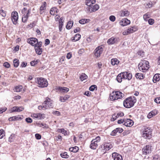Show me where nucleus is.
<instances>
[{
    "label": "nucleus",
    "mask_w": 160,
    "mask_h": 160,
    "mask_svg": "<svg viewBox=\"0 0 160 160\" xmlns=\"http://www.w3.org/2000/svg\"><path fill=\"white\" fill-rule=\"evenodd\" d=\"M137 100L134 96L130 97L125 99L123 102L124 106L127 108H130L132 107Z\"/></svg>",
    "instance_id": "1"
},
{
    "label": "nucleus",
    "mask_w": 160,
    "mask_h": 160,
    "mask_svg": "<svg viewBox=\"0 0 160 160\" xmlns=\"http://www.w3.org/2000/svg\"><path fill=\"white\" fill-rule=\"evenodd\" d=\"M142 137L144 138L149 139L151 138V130L149 127H145L142 130Z\"/></svg>",
    "instance_id": "2"
},
{
    "label": "nucleus",
    "mask_w": 160,
    "mask_h": 160,
    "mask_svg": "<svg viewBox=\"0 0 160 160\" xmlns=\"http://www.w3.org/2000/svg\"><path fill=\"white\" fill-rule=\"evenodd\" d=\"M36 82L38 85L39 87L41 88L46 87L48 85L47 79L43 78H37V80Z\"/></svg>",
    "instance_id": "3"
},
{
    "label": "nucleus",
    "mask_w": 160,
    "mask_h": 160,
    "mask_svg": "<svg viewBox=\"0 0 160 160\" xmlns=\"http://www.w3.org/2000/svg\"><path fill=\"white\" fill-rule=\"evenodd\" d=\"M43 103L45 105L44 107L46 109H48V108H52L54 107L53 100L48 97L46 98V100Z\"/></svg>",
    "instance_id": "4"
},
{
    "label": "nucleus",
    "mask_w": 160,
    "mask_h": 160,
    "mask_svg": "<svg viewBox=\"0 0 160 160\" xmlns=\"http://www.w3.org/2000/svg\"><path fill=\"white\" fill-rule=\"evenodd\" d=\"M18 19V14L17 12L16 11L12 12L11 14V19L14 24L16 25L17 23Z\"/></svg>",
    "instance_id": "5"
},
{
    "label": "nucleus",
    "mask_w": 160,
    "mask_h": 160,
    "mask_svg": "<svg viewBox=\"0 0 160 160\" xmlns=\"http://www.w3.org/2000/svg\"><path fill=\"white\" fill-rule=\"evenodd\" d=\"M113 147V145L111 142L105 143L103 145V146L102 147V152L105 153L106 151H108Z\"/></svg>",
    "instance_id": "6"
},
{
    "label": "nucleus",
    "mask_w": 160,
    "mask_h": 160,
    "mask_svg": "<svg viewBox=\"0 0 160 160\" xmlns=\"http://www.w3.org/2000/svg\"><path fill=\"white\" fill-rule=\"evenodd\" d=\"M99 5L98 4H96L93 6L92 5L90 7H87L86 9L87 11L91 12H95L99 9Z\"/></svg>",
    "instance_id": "7"
},
{
    "label": "nucleus",
    "mask_w": 160,
    "mask_h": 160,
    "mask_svg": "<svg viewBox=\"0 0 160 160\" xmlns=\"http://www.w3.org/2000/svg\"><path fill=\"white\" fill-rule=\"evenodd\" d=\"M151 146L147 145L142 149V153L145 155H147L151 152Z\"/></svg>",
    "instance_id": "8"
},
{
    "label": "nucleus",
    "mask_w": 160,
    "mask_h": 160,
    "mask_svg": "<svg viewBox=\"0 0 160 160\" xmlns=\"http://www.w3.org/2000/svg\"><path fill=\"white\" fill-rule=\"evenodd\" d=\"M123 78L128 80H131L132 77V74L129 72H121Z\"/></svg>",
    "instance_id": "9"
},
{
    "label": "nucleus",
    "mask_w": 160,
    "mask_h": 160,
    "mask_svg": "<svg viewBox=\"0 0 160 160\" xmlns=\"http://www.w3.org/2000/svg\"><path fill=\"white\" fill-rule=\"evenodd\" d=\"M120 39L119 38L112 37L108 40L107 43L109 44H113L118 43Z\"/></svg>",
    "instance_id": "10"
},
{
    "label": "nucleus",
    "mask_w": 160,
    "mask_h": 160,
    "mask_svg": "<svg viewBox=\"0 0 160 160\" xmlns=\"http://www.w3.org/2000/svg\"><path fill=\"white\" fill-rule=\"evenodd\" d=\"M55 88L57 92H59V93H66L69 91V89L68 88L65 87H56Z\"/></svg>",
    "instance_id": "11"
},
{
    "label": "nucleus",
    "mask_w": 160,
    "mask_h": 160,
    "mask_svg": "<svg viewBox=\"0 0 160 160\" xmlns=\"http://www.w3.org/2000/svg\"><path fill=\"white\" fill-rule=\"evenodd\" d=\"M103 51L102 47L99 46L97 47L94 50L95 55L97 57H99Z\"/></svg>",
    "instance_id": "12"
},
{
    "label": "nucleus",
    "mask_w": 160,
    "mask_h": 160,
    "mask_svg": "<svg viewBox=\"0 0 160 160\" xmlns=\"http://www.w3.org/2000/svg\"><path fill=\"white\" fill-rule=\"evenodd\" d=\"M138 67L140 71H142L143 72H144L149 68V67H148L145 66V64H143V63L141 61L138 65Z\"/></svg>",
    "instance_id": "13"
},
{
    "label": "nucleus",
    "mask_w": 160,
    "mask_h": 160,
    "mask_svg": "<svg viewBox=\"0 0 160 160\" xmlns=\"http://www.w3.org/2000/svg\"><path fill=\"white\" fill-rule=\"evenodd\" d=\"M32 116L34 118H37L39 120L43 119L45 117V114L40 113H33L32 115Z\"/></svg>",
    "instance_id": "14"
},
{
    "label": "nucleus",
    "mask_w": 160,
    "mask_h": 160,
    "mask_svg": "<svg viewBox=\"0 0 160 160\" xmlns=\"http://www.w3.org/2000/svg\"><path fill=\"white\" fill-rule=\"evenodd\" d=\"M38 39L35 38H30L27 39V42L32 46H34L35 43L38 42Z\"/></svg>",
    "instance_id": "15"
},
{
    "label": "nucleus",
    "mask_w": 160,
    "mask_h": 160,
    "mask_svg": "<svg viewBox=\"0 0 160 160\" xmlns=\"http://www.w3.org/2000/svg\"><path fill=\"white\" fill-rule=\"evenodd\" d=\"M112 157L114 160H122V156L116 152L113 153L112 154Z\"/></svg>",
    "instance_id": "16"
},
{
    "label": "nucleus",
    "mask_w": 160,
    "mask_h": 160,
    "mask_svg": "<svg viewBox=\"0 0 160 160\" xmlns=\"http://www.w3.org/2000/svg\"><path fill=\"white\" fill-rule=\"evenodd\" d=\"M133 122L131 119H125V122L123 123V125L127 127H131L133 125Z\"/></svg>",
    "instance_id": "17"
},
{
    "label": "nucleus",
    "mask_w": 160,
    "mask_h": 160,
    "mask_svg": "<svg viewBox=\"0 0 160 160\" xmlns=\"http://www.w3.org/2000/svg\"><path fill=\"white\" fill-rule=\"evenodd\" d=\"M130 23V21L126 18L122 19L120 22V24L122 26H124Z\"/></svg>",
    "instance_id": "18"
},
{
    "label": "nucleus",
    "mask_w": 160,
    "mask_h": 160,
    "mask_svg": "<svg viewBox=\"0 0 160 160\" xmlns=\"http://www.w3.org/2000/svg\"><path fill=\"white\" fill-rule=\"evenodd\" d=\"M113 93H113L114 94V96L116 97V98L117 100L123 97L124 96V94H123L119 91H113Z\"/></svg>",
    "instance_id": "19"
},
{
    "label": "nucleus",
    "mask_w": 160,
    "mask_h": 160,
    "mask_svg": "<svg viewBox=\"0 0 160 160\" xmlns=\"http://www.w3.org/2000/svg\"><path fill=\"white\" fill-rule=\"evenodd\" d=\"M129 14V12L126 10L121 11L119 13V15L120 17H127L128 16Z\"/></svg>",
    "instance_id": "20"
},
{
    "label": "nucleus",
    "mask_w": 160,
    "mask_h": 160,
    "mask_svg": "<svg viewBox=\"0 0 160 160\" xmlns=\"http://www.w3.org/2000/svg\"><path fill=\"white\" fill-rule=\"evenodd\" d=\"M24 109L23 107H14L12 108V112H20L22 111Z\"/></svg>",
    "instance_id": "21"
},
{
    "label": "nucleus",
    "mask_w": 160,
    "mask_h": 160,
    "mask_svg": "<svg viewBox=\"0 0 160 160\" xmlns=\"http://www.w3.org/2000/svg\"><path fill=\"white\" fill-rule=\"evenodd\" d=\"M98 146V143L92 140L90 145V148L92 149H95Z\"/></svg>",
    "instance_id": "22"
},
{
    "label": "nucleus",
    "mask_w": 160,
    "mask_h": 160,
    "mask_svg": "<svg viewBox=\"0 0 160 160\" xmlns=\"http://www.w3.org/2000/svg\"><path fill=\"white\" fill-rule=\"evenodd\" d=\"M95 2V0H86L85 3L88 6V7H90L94 4Z\"/></svg>",
    "instance_id": "23"
},
{
    "label": "nucleus",
    "mask_w": 160,
    "mask_h": 160,
    "mask_svg": "<svg viewBox=\"0 0 160 160\" xmlns=\"http://www.w3.org/2000/svg\"><path fill=\"white\" fill-rule=\"evenodd\" d=\"M160 79V74H155L153 77V81L154 82H155L157 81H158Z\"/></svg>",
    "instance_id": "24"
},
{
    "label": "nucleus",
    "mask_w": 160,
    "mask_h": 160,
    "mask_svg": "<svg viewBox=\"0 0 160 160\" xmlns=\"http://www.w3.org/2000/svg\"><path fill=\"white\" fill-rule=\"evenodd\" d=\"M70 97V96L68 95H66L64 96H61L60 97L59 100L62 102H64L65 101L68 99Z\"/></svg>",
    "instance_id": "25"
},
{
    "label": "nucleus",
    "mask_w": 160,
    "mask_h": 160,
    "mask_svg": "<svg viewBox=\"0 0 160 160\" xmlns=\"http://www.w3.org/2000/svg\"><path fill=\"white\" fill-rule=\"evenodd\" d=\"M111 62L112 65H118L119 63V61L117 58H112L111 59Z\"/></svg>",
    "instance_id": "26"
},
{
    "label": "nucleus",
    "mask_w": 160,
    "mask_h": 160,
    "mask_svg": "<svg viewBox=\"0 0 160 160\" xmlns=\"http://www.w3.org/2000/svg\"><path fill=\"white\" fill-rule=\"evenodd\" d=\"M137 30V28L134 27H130L127 30L129 34L132 33L136 31Z\"/></svg>",
    "instance_id": "27"
},
{
    "label": "nucleus",
    "mask_w": 160,
    "mask_h": 160,
    "mask_svg": "<svg viewBox=\"0 0 160 160\" xmlns=\"http://www.w3.org/2000/svg\"><path fill=\"white\" fill-rule=\"evenodd\" d=\"M36 124L38 126L42 127L43 128H48V126L45 123H41L40 122H37Z\"/></svg>",
    "instance_id": "28"
},
{
    "label": "nucleus",
    "mask_w": 160,
    "mask_h": 160,
    "mask_svg": "<svg viewBox=\"0 0 160 160\" xmlns=\"http://www.w3.org/2000/svg\"><path fill=\"white\" fill-rule=\"evenodd\" d=\"M79 150V148L78 147H72L69 148V150L73 152H76Z\"/></svg>",
    "instance_id": "29"
},
{
    "label": "nucleus",
    "mask_w": 160,
    "mask_h": 160,
    "mask_svg": "<svg viewBox=\"0 0 160 160\" xmlns=\"http://www.w3.org/2000/svg\"><path fill=\"white\" fill-rule=\"evenodd\" d=\"M63 18L61 17L59 20V28L60 31L62 30V26L63 25Z\"/></svg>",
    "instance_id": "30"
},
{
    "label": "nucleus",
    "mask_w": 160,
    "mask_h": 160,
    "mask_svg": "<svg viewBox=\"0 0 160 160\" xmlns=\"http://www.w3.org/2000/svg\"><path fill=\"white\" fill-rule=\"evenodd\" d=\"M73 24V21H69L68 22L66 28L68 29H70L72 27Z\"/></svg>",
    "instance_id": "31"
},
{
    "label": "nucleus",
    "mask_w": 160,
    "mask_h": 160,
    "mask_svg": "<svg viewBox=\"0 0 160 160\" xmlns=\"http://www.w3.org/2000/svg\"><path fill=\"white\" fill-rule=\"evenodd\" d=\"M123 77L122 75V73L118 74L117 77V80L119 82H121L122 81V79H123Z\"/></svg>",
    "instance_id": "32"
},
{
    "label": "nucleus",
    "mask_w": 160,
    "mask_h": 160,
    "mask_svg": "<svg viewBox=\"0 0 160 160\" xmlns=\"http://www.w3.org/2000/svg\"><path fill=\"white\" fill-rule=\"evenodd\" d=\"M135 77L137 78H138L139 79H142L145 78V76L142 73H137L135 75Z\"/></svg>",
    "instance_id": "33"
},
{
    "label": "nucleus",
    "mask_w": 160,
    "mask_h": 160,
    "mask_svg": "<svg viewBox=\"0 0 160 160\" xmlns=\"http://www.w3.org/2000/svg\"><path fill=\"white\" fill-rule=\"evenodd\" d=\"M36 42L37 43H36L34 46L35 49L41 48V47L42 45V42L41 41L38 42H38Z\"/></svg>",
    "instance_id": "34"
},
{
    "label": "nucleus",
    "mask_w": 160,
    "mask_h": 160,
    "mask_svg": "<svg viewBox=\"0 0 160 160\" xmlns=\"http://www.w3.org/2000/svg\"><path fill=\"white\" fill-rule=\"evenodd\" d=\"M88 78L87 76L84 73H82L80 77V79L82 81L87 79Z\"/></svg>",
    "instance_id": "35"
},
{
    "label": "nucleus",
    "mask_w": 160,
    "mask_h": 160,
    "mask_svg": "<svg viewBox=\"0 0 160 160\" xmlns=\"http://www.w3.org/2000/svg\"><path fill=\"white\" fill-rule=\"evenodd\" d=\"M13 63L14 66L15 68H17L19 65V60L16 58L13 60Z\"/></svg>",
    "instance_id": "36"
},
{
    "label": "nucleus",
    "mask_w": 160,
    "mask_h": 160,
    "mask_svg": "<svg viewBox=\"0 0 160 160\" xmlns=\"http://www.w3.org/2000/svg\"><path fill=\"white\" fill-rule=\"evenodd\" d=\"M157 114V112L156 113L154 111H153L151 112H149L147 116V117L148 118H150L152 116H155Z\"/></svg>",
    "instance_id": "37"
},
{
    "label": "nucleus",
    "mask_w": 160,
    "mask_h": 160,
    "mask_svg": "<svg viewBox=\"0 0 160 160\" xmlns=\"http://www.w3.org/2000/svg\"><path fill=\"white\" fill-rule=\"evenodd\" d=\"M35 49L36 52L37 54L40 55L42 54V48H36Z\"/></svg>",
    "instance_id": "38"
},
{
    "label": "nucleus",
    "mask_w": 160,
    "mask_h": 160,
    "mask_svg": "<svg viewBox=\"0 0 160 160\" xmlns=\"http://www.w3.org/2000/svg\"><path fill=\"white\" fill-rule=\"evenodd\" d=\"M22 86H16L15 88V91L17 92H19L21 91L22 90Z\"/></svg>",
    "instance_id": "39"
},
{
    "label": "nucleus",
    "mask_w": 160,
    "mask_h": 160,
    "mask_svg": "<svg viewBox=\"0 0 160 160\" xmlns=\"http://www.w3.org/2000/svg\"><path fill=\"white\" fill-rule=\"evenodd\" d=\"M61 157L63 158H67L69 157V156L68 155L67 152H64L60 154Z\"/></svg>",
    "instance_id": "40"
},
{
    "label": "nucleus",
    "mask_w": 160,
    "mask_h": 160,
    "mask_svg": "<svg viewBox=\"0 0 160 160\" xmlns=\"http://www.w3.org/2000/svg\"><path fill=\"white\" fill-rule=\"evenodd\" d=\"M58 131L59 132L62 133L64 135H66L67 134V131L63 128L58 129Z\"/></svg>",
    "instance_id": "41"
},
{
    "label": "nucleus",
    "mask_w": 160,
    "mask_h": 160,
    "mask_svg": "<svg viewBox=\"0 0 160 160\" xmlns=\"http://www.w3.org/2000/svg\"><path fill=\"white\" fill-rule=\"evenodd\" d=\"M15 136L14 134H12L9 138L8 141L10 142H12L14 139Z\"/></svg>",
    "instance_id": "42"
},
{
    "label": "nucleus",
    "mask_w": 160,
    "mask_h": 160,
    "mask_svg": "<svg viewBox=\"0 0 160 160\" xmlns=\"http://www.w3.org/2000/svg\"><path fill=\"white\" fill-rule=\"evenodd\" d=\"M118 117H119L118 116L117 114H114L112 116V118L111 119V121H114Z\"/></svg>",
    "instance_id": "43"
},
{
    "label": "nucleus",
    "mask_w": 160,
    "mask_h": 160,
    "mask_svg": "<svg viewBox=\"0 0 160 160\" xmlns=\"http://www.w3.org/2000/svg\"><path fill=\"white\" fill-rule=\"evenodd\" d=\"M114 93H113V92L110 94V98L111 100L113 101L115 100H117L116 97L114 96Z\"/></svg>",
    "instance_id": "44"
},
{
    "label": "nucleus",
    "mask_w": 160,
    "mask_h": 160,
    "mask_svg": "<svg viewBox=\"0 0 160 160\" xmlns=\"http://www.w3.org/2000/svg\"><path fill=\"white\" fill-rule=\"evenodd\" d=\"M28 18V16L27 15H23L22 18V21L23 22H26Z\"/></svg>",
    "instance_id": "45"
},
{
    "label": "nucleus",
    "mask_w": 160,
    "mask_h": 160,
    "mask_svg": "<svg viewBox=\"0 0 160 160\" xmlns=\"http://www.w3.org/2000/svg\"><path fill=\"white\" fill-rule=\"evenodd\" d=\"M92 141H93V142L98 143V142H99L100 141V138L99 136H98L95 139H93L92 140Z\"/></svg>",
    "instance_id": "46"
},
{
    "label": "nucleus",
    "mask_w": 160,
    "mask_h": 160,
    "mask_svg": "<svg viewBox=\"0 0 160 160\" xmlns=\"http://www.w3.org/2000/svg\"><path fill=\"white\" fill-rule=\"evenodd\" d=\"M97 88V86L95 85H93L91 86L89 88V90L91 91H93L95 88Z\"/></svg>",
    "instance_id": "47"
},
{
    "label": "nucleus",
    "mask_w": 160,
    "mask_h": 160,
    "mask_svg": "<svg viewBox=\"0 0 160 160\" xmlns=\"http://www.w3.org/2000/svg\"><path fill=\"white\" fill-rule=\"evenodd\" d=\"M118 129L116 128L115 129L113 130L110 133V135L112 136H115L116 135L117 133L118 132L117 130Z\"/></svg>",
    "instance_id": "48"
},
{
    "label": "nucleus",
    "mask_w": 160,
    "mask_h": 160,
    "mask_svg": "<svg viewBox=\"0 0 160 160\" xmlns=\"http://www.w3.org/2000/svg\"><path fill=\"white\" fill-rule=\"evenodd\" d=\"M46 2H44L43 4L41 6V7L40 8V11H43L44 9H45L46 8L45 7H46Z\"/></svg>",
    "instance_id": "49"
},
{
    "label": "nucleus",
    "mask_w": 160,
    "mask_h": 160,
    "mask_svg": "<svg viewBox=\"0 0 160 160\" xmlns=\"http://www.w3.org/2000/svg\"><path fill=\"white\" fill-rule=\"evenodd\" d=\"M56 8H52L51 9L50 11V14L52 15H54L55 13Z\"/></svg>",
    "instance_id": "50"
},
{
    "label": "nucleus",
    "mask_w": 160,
    "mask_h": 160,
    "mask_svg": "<svg viewBox=\"0 0 160 160\" xmlns=\"http://www.w3.org/2000/svg\"><path fill=\"white\" fill-rule=\"evenodd\" d=\"M4 131L0 129V138L1 139L2 138L5 136Z\"/></svg>",
    "instance_id": "51"
},
{
    "label": "nucleus",
    "mask_w": 160,
    "mask_h": 160,
    "mask_svg": "<svg viewBox=\"0 0 160 160\" xmlns=\"http://www.w3.org/2000/svg\"><path fill=\"white\" fill-rule=\"evenodd\" d=\"M150 17V15L146 13L144 14L143 16V18L144 20L145 21H147V19L149 18Z\"/></svg>",
    "instance_id": "52"
},
{
    "label": "nucleus",
    "mask_w": 160,
    "mask_h": 160,
    "mask_svg": "<svg viewBox=\"0 0 160 160\" xmlns=\"http://www.w3.org/2000/svg\"><path fill=\"white\" fill-rule=\"evenodd\" d=\"M38 62L37 60L36 61L33 60L31 61L30 62V63L31 66H35L36 64H37Z\"/></svg>",
    "instance_id": "53"
},
{
    "label": "nucleus",
    "mask_w": 160,
    "mask_h": 160,
    "mask_svg": "<svg viewBox=\"0 0 160 160\" xmlns=\"http://www.w3.org/2000/svg\"><path fill=\"white\" fill-rule=\"evenodd\" d=\"M0 14L3 17H4L6 16V13L5 12L2 10H0Z\"/></svg>",
    "instance_id": "54"
},
{
    "label": "nucleus",
    "mask_w": 160,
    "mask_h": 160,
    "mask_svg": "<svg viewBox=\"0 0 160 160\" xmlns=\"http://www.w3.org/2000/svg\"><path fill=\"white\" fill-rule=\"evenodd\" d=\"M153 5V3L152 2H150L148 3H147L146 5L147 7L148 8H151L152 7V5Z\"/></svg>",
    "instance_id": "55"
},
{
    "label": "nucleus",
    "mask_w": 160,
    "mask_h": 160,
    "mask_svg": "<svg viewBox=\"0 0 160 160\" xmlns=\"http://www.w3.org/2000/svg\"><path fill=\"white\" fill-rule=\"evenodd\" d=\"M42 105L39 106H38V108L39 110H41L42 109L45 110L46 109L45 107H44V104L43 103Z\"/></svg>",
    "instance_id": "56"
},
{
    "label": "nucleus",
    "mask_w": 160,
    "mask_h": 160,
    "mask_svg": "<svg viewBox=\"0 0 160 160\" xmlns=\"http://www.w3.org/2000/svg\"><path fill=\"white\" fill-rule=\"evenodd\" d=\"M26 121L29 123H31L32 122V119L30 118H27L25 119Z\"/></svg>",
    "instance_id": "57"
},
{
    "label": "nucleus",
    "mask_w": 160,
    "mask_h": 160,
    "mask_svg": "<svg viewBox=\"0 0 160 160\" xmlns=\"http://www.w3.org/2000/svg\"><path fill=\"white\" fill-rule=\"evenodd\" d=\"M148 23L150 25H152L154 23V20L152 18H150L148 20Z\"/></svg>",
    "instance_id": "58"
},
{
    "label": "nucleus",
    "mask_w": 160,
    "mask_h": 160,
    "mask_svg": "<svg viewBox=\"0 0 160 160\" xmlns=\"http://www.w3.org/2000/svg\"><path fill=\"white\" fill-rule=\"evenodd\" d=\"M143 63V64H145V66L149 67V62L146 60H142L141 61Z\"/></svg>",
    "instance_id": "59"
},
{
    "label": "nucleus",
    "mask_w": 160,
    "mask_h": 160,
    "mask_svg": "<svg viewBox=\"0 0 160 160\" xmlns=\"http://www.w3.org/2000/svg\"><path fill=\"white\" fill-rule=\"evenodd\" d=\"M115 19L116 18L114 16L111 15L109 17V19L112 22H114L115 20Z\"/></svg>",
    "instance_id": "60"
},
{
    "label": "nucleus",
    "mask_w": 160,
    "mask_h": 160,
    "mask_svg": "<svg viewBox=\"0 0 160 160\" xmlns=\"http://www.w3.org/2000/svg\"><path fill=\"white\" fill-rule=\"evenodd\" d=\"M138 55L141 57H143L144 54V52L143 51H139L138 52Z\"/></svg>",
    "instance_id": "61"
},
{
    "label": "nucleus",
    "mask_w": 160,
    "mask_h": 160,
    "mask_svg": "<svg viewBox=\"0 0 160 160\" xmlns=\"http://www.w3.org/2000/svg\"><path fill=\"white\" fill-rule=\"evenodd\" d=\"M3 65L4 67L7 68H8L10 66V65L9 63L7 62H5L3 63Z\"/></svg>",
    "instance_id": "62"
},
{
    "label": "nucleus",
    "mask_w": 160,
    "mask_h": 160,
    "mask_svg": "<svg viewBox=\"0 0 160 160\" xmlns=\"http://www.w3.org/2000/svg\"><path fill=\"white\" fill-rule=\"evenodd\" d=\"M81 37V36L80 34H76L75 36L74 37L78 41L80 39Z\"/></svg>",
    "instance_id": "63"
},
{
    "label": "nucleus",
    "mask_w": 160,
    "mask_h": 160,
    "mask_svg": "<svg viewBox=\"0 0 160 160\" xmlns=\"http://www.w3.org/2000/svg\"><path fill=\"white\" fill-rule=\"evenodd\" d=\"M154 101L155 102L157 103H160V97L155 98Z\"/></svg>",
    "instance_id": "64"
}]
</instances>
